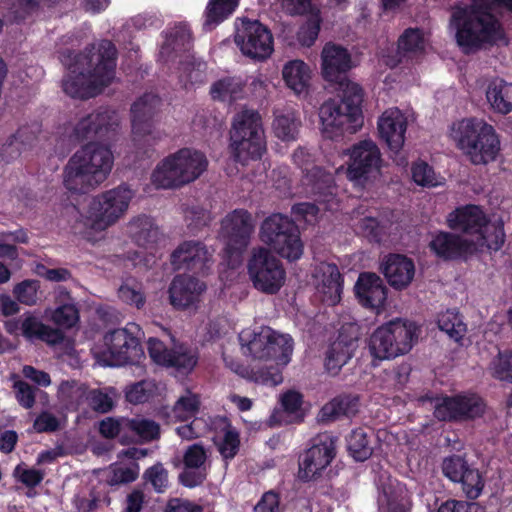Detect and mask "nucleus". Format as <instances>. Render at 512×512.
<instances>
[{
  "label": "nucleus",
  "mask_w": 512,
  "mask_h": 512,
  "mask_svg": "<svg viewBox=\"0 0 512 512\" xmlns=\"http://www.w3.org/2000/svg\"><path fill=\"white\" fill-rule=\"evenodd\" d=\"M348 449L357 461H364L372 454V448L369 445L367 434L363 429L352 431L348 438Z\"/></svg>",
  "instance_id": "obj_51"
},
{
  "label": "nucleus",
  "mask_w": 512,
  "mask_h": 512,
  "mask_svg": "<svg viewBox=\"0 0 512 512\" xmlns=\"http://www.w3.org/2000/svg\"><path fill=\"white\" fill-rule=\"evenodd\" d=\"M115 54L110 41H102L87 53L62 52L59 58L66 69L62 79L64 93L79 99L99 94L114 78Z\"/></svg>",
  "instance_id": "obj_3"
},
{
  "label": "nucleus",
  "mask_w": 512,
  "mask_h": 512,
  "mask_svg": "<svg viewBox=\"0 0 512 512\" xmlns=\"http://www.w3.org/2000/svg\"><path fill=\"white\" fill-rule=\"evenodd\" d=\"M341 99H329L319 108L320 132L324 138L337 139L355 133L362 125L361 87L354 82L341 83Z\"/></svg>",
  "instance_id": "obj_6"
},
{
  "label": "nucleus",
  "mask_w": 512,
  "mask_h": 512,
  "mask_svg": "<svg viewBox=\"0 0 512 512\" xmlns=\"http://www.w3.org/2000/svg\"><path fill=\"white\" fill-rule=\"evenodd\" d=\"M118 114L109 109L97 111L82 118L74 128V137L78 141L102 135L111 127L118 125Z\"/></svg>",
  "instance_id": "obj_32"
},
{
  "label": "nucleus",
  "mask_w": 512,
  "mask_h": 512,
  "mask_svg": "<svg viewBox=\"0 0 512 512\" xmlns=\"http://www.w3.org/2000/svg\"><path fill=\"white\" fill-rule=\"evenodd\" d=\"M206 156L195 149L182 148L163 158L154 168L151 181L157 188H179L198 179L207 169Z\"/></svg>",
  "instance_id": "obj_8"
},
{
  "label": "nucleus",
  "mask_w": 512,
  "mask_h": 512,
  "mask_svg": "<svg viewBox=\"0 0 512 512\" xmlns=\"http://www.w3.org/2000/svg\"><path fill=\"white\" fill-rule=\"evenodd\" d=\"M105 473L109 485L130 483L137 479L139 466L136 463L129 466L111 465Z\"/></svg>",
  "instance_id": "obj_52"
},
{
  "label": "nucleus",
  "mask_w": 512,
  "mask_h": 512,
  "mask_svg": "<svg viewBox=\"0 0 512 512\" xmlns=\"http://www.w3.org/2000/svg\"><path fill=\"white\" fill-rule=\"evenodd\" d=\"M353 67L351 56L342 46L327 43L321 52V74L328 82H350L343 75Z\"/></svg>",
  "instance_id": "obj_27"
},
{
  "label": "nucleus",
  "mask_w": 512,
  "mask_h": 512,
  "mask_svg": "<svg viewBox=\"0 0 512 512\" xmlns=\"http://www.w3.org/2000/svg\"><path fill=\"white\" fill-rule=\"evenodd\" d=\"M342 278L338 267L322 262L314 268L313 285L318 298L328 306H334L341 300Z\"/></svg>",
  "instance_id": "obj_25"
},
{
  "label": "nucleus",
  "mask_w": 512,
  "mask_h": 512,
  "mask_svg": "<svg viewBox=\"0 0 512 512\" xmlns=\"http://www.w3.org/2000/svg\"><path fill=\"white\" fill-rule=\"evenodd\" d=\"M378 501L388 512H408L409 509L406 491L396 480L389 479L382 486Z\"/></svg>",
  "instance_id": "obj_39"
},
{
  "label": "nucleus",
  "mask_w": 512,
  "mask_h": 512,
  "mask_svg": "<svg viewBox=\"0 0 512 512\" xmlns=\"http://www.w3.org/2000/svg\"><path fill=\"white\" fill-rule=\"evenodd\" d=\"M210 95L214 100L232 103L243 97V84L238 78L225 77L212 84Z\"/></svg>",
  "instance_id": "obj_44"
},
{
  "label": "nucleus",
  "mask_w": 512,
  "mask_h": 512,
  "mask_svg": "<svg viewBox=\"0 0 512 512\" xmlns=\"http://www.w3.org/2000/svg\"><path fill=\"white\" fill-rule=\"evenodd\" d=\"M25 243L27 242V235L24 231L20 230L17 232H6L0 234V256L2 257H13L15 254V248L13 243Z\"/></svg>",
  "instance_id": "obj_62"
},
{
  "label": "nucleus",
  "mask_w": 512,
  "mask_h": 512,
  "mask_svg": "<svg viewBox=\"0 0 512 512\" xmlns=\"http://www.w3.org/2000/svg\"><path fill=\"white\" fill-rule=\"evenodd\" d=\"M153 390L154 385L151 382H138L126 391V399L133 404L143 403L150 398Z\"/></svg>",
  "instance_id": "obj_64"
},
{
  "label": "nucleus",
  "mask_w": 512,
  "mask_h": 512,
  "mask_svg": "<svg viewBox=\"0 0 512 512\" xmlns=\"http://www.w3.org/2000/svg\"><path fill=\"white\" fill-rule=\"evenodd\" d=\"M172 264L177 270L203 273L212 263V252L200 241L189 240L181 243L171 255Z\"/></svg>",
  "instance_id": "obj_26"
},
{
  "label": "nucleus",
  "mask_w": 512,
  "mask_h": 512,
  "mask_svg": "<svg viewBox=\"0 0 512 512\" xmlns=\"http://www.w3.org/2000/svg\"><path fill=\"white\" fill-rule=\"evenodd\" d=\"M200 409V400L197 394L191 391H186L176 401L173 410L172 417L176 421H188L190 419L197 418Z\"/></svg>",
  "instance_id": "obj_47"
},
{
  "label": "nucleus",
  "mask_w": 512,
  "mask_h": 512,
  "mask_svg": "<svg viewBox=\"0 0 512 512\" xmlns=\"http://www.w3.org/2000/svg\"><path fill=\"white\" fill-rule=\"evenodd\" d=\"M240 438L236 429L231 426L225 427L222 436L217 441V447L225 460L235 457L239 450Z\"/></svg>",
  "instance_id": "obj_55"
},
{
  "label": "nucleus",
  "mask_w": 512,
  "mask_h": 512,
  "mask_svg": "<svg viewBox=\"0 0 512 512\" xmlns=\"http://www.w3.org/2000/svg\"><path fill=\"white\" fill-rule=\"evenodd\" d=\"M126 424H128V430L134 432L142 440H152L159 435V425L153 420L137 417L129 419Z\"/></svg>",
  "instance_id": "obj_58"
},
{
  "label": "nucleus",
  "mask_w": 512,
  "mask_h": 512,
  "mask_svg": "<svg viewBox=\"0 0 512 512\" xmlns=\"http://www.w3.org/2000/svg\"><path fill=\"white\" fill-rule=\"evenodd\" d=\"M357 401L350 397L335 398L325 404L319 413L322 421H332L342 415H351L356 412Z\"/></svg>",
  "instance_id": "obj_46"
},
{
  "label": "nucleus",
  "mask_w": 512,
  "mask_h": 512,
  "mask_svg": "<svg viewBox=\"0 0 512 512\" xmlns=\"http://www.w3.org/2000/svg\"><path fill=\"white\" fill-rule=\"evenodd\" d=\"M61 1L62 0H18L11 8L9 17L14 21L24 20L37 9L49 7Z\"/></svg>",
  "instance_id": "obj_50"
},
{
  "label": "nucleus",
  "mask_w": 512,
  "mask_h": 512,
  "mask_svg": "<svg viewBox=\"0 0 512 512\" xmlns=\"http://www.w3.org/2000/svg\"><path fill=\"white\" fill-rule=\"evenodd\" d=\"M429 46L428 37L418 28H408L399 37L398 51L403 57L418 58Z\"/></svg>",
  "instance_id": "obj_40"
},
{
  "label": "nucleus",
  "mask_w": 512,
  "mask_h": 512,
  "mask_svg": "<svg viewBox=\"0 0 512 512\" xmlns=\"http://www.w3.org/2000/svg\"><path fill=\"white\" fill-rule=\"evenodd\" d=\"M87 391L84 384L66 381L60 385L58 396L67 407L76 408L84 402Z\"/></svg>",
  "instance_id": "obj_49"
},
{
  "label": "nucleus",
  "mask_w": 512,
  "mask_h": 512,
  "mask_svg": "<svg viewBox=\"0 0 512 512\" xmlns=\"http://www.w3.org/2000/svg\"><path fill=\"white\" fill-rule=\"evenodd\" d=\"M359 303L366 308L379 311L386 301V287L375 273L365 272L359 275L354 286Z\"/></svg>",
  "instance_id": "obj_29"
},
{
  "label": "nucleus",
  "mask_w": 512,
  "mask_h": 512,
  "mask_svg": "<svg viewBox=\"0 0 512 512\" xmlns=\"http://www.w3.org/2000/svg\"><path fill=\"white\" fill-rule=\"evenodd\" d=\"M488 371L495 379L512 382V353L499 352L490 362Z\"/></svg>",
  "instance_id": "obj_53"
},
{
  "label": "nucleus",
  "mask_w": 512,
  "mask_h": 512,
  "mask_svg": "<svg viewBox=\"0 0 512 512\" xmlns=\"http://www.w3.org/2000/svg\"><path fill=\"white\" fill-rule=\"evenodd\" d=\"M247 270L253 286L263 293L275 294L285 283L286 274L281 262L264 247L251 251Z\"/></svg>",
  "instance_id": "obj_15"
},
{
  "label": "nucleus",
  "mask_w": 512,
  "mask_h": 512,
  "mask_svg": "<svg viewBox=\"0 0 512 512\" xmlns=\"http://www.w3.org/2000/svg\"><path fill=\"white\" fill-rule=\"evenodd\" d=\"M458 482H461L463 491L470 499L478 498L484 487L480 472L472 468H468Z\"/></svg>",
  "instance_id": "obj_59"
},
{
  "label": "nucleus",
  "mask_w": 512,
  "mask_h": 512,
  "mask_svg": "<svg viewBox=\"0 0 512 512\" xmlns=\"http://www.w3.org/2000/svg\"><path fill=\"white\" fill-rule=\"evenodd\" d=\"M382 270L388 283L398 290L408 287L415 275L413 261L399 254L387 256L382 264Z\"/></svg>",
  "instance_id": "obj_33"
},
{
  "label": "nucleus",
  "mask_w": 512,
  "mask_h": 512,
  "mask_svg": "<svg viewBox=\"0 0 512 512\" xmlns=\"http://www.w3.org/2000/svg\"><path fill=\"white\" fill-rule=\"evenodd\" d=\"M503 7L512 11V0H472L470 6L453 10L450 28L464 52L508 44L505 29L495 14Z\"/></svg>",
  "instance_id": "obj_2"
},
{
  "label": "nucleus",
  "mask_w": 512,
  "mask_h": 512,
  "mask_svg": "<svg viewBox=\"0 0 512 512\" xmlns=\"http://www.w3.org/2000/svg\"><path fill=\"white\" fill-rule=\"evenodd\" d=\"M21 334L28 339H41L43 341L54 343L60 338V334L44 325L34 315L28 313L22 318Z\"/></svg>",
  "instance_id": "obj_45"
},
{
  "label": "nucleus",
  "mask_w": 512,
  "mask_h": 512,
  "mask_svg": "<svg viewBox=\"0 0 512 512\" xmlns=\"http://www.w3.org/2000/svg\"><path fill=\"white\" fill-rule=\"evenodd\" d=\"M484 410L485 404L476 394L443 397L434 404V415L442 421L474 419L480 417Z\"/></svg>",
  "instance_id": "obj_19"
},
{
  "label": "nucleus",
  "mask_w": 512,
  "mask_h": 512,
  "mask_svg": "<svg viewBox=\"0 0 512 512\" xmlns=\"http://www.w3.org/2000/svg\"><path fill=\"white\" fill-rule=\"evenodd\" d=\"M114 155L109 146L90 142L68 160L63 173L64 187L73 194H84L101 185L110 175Z\"/></svg>",
  "instance_id": "obj_4"
},
{
  "label": "nucleus",
  "mask_w": 512,
  "mask_h": 512,
  "mask_svg": "<svg viewBox=\"0 0 512 512\" xmlns=\"http://www.w3.org/2000/svg\"><path fill=\"white\" fill-rule=\"evenodd\" d=\"M342 154L348 156L345 172L355 185L364 186L381 175L382 155L374 141H359L345 149Z\"/></svg>",
  "instance_id": "obj_14"
},
{
  "label": "nucleus",
  "mask_w": 512,
  "mask_h": 512,
  "mask_svg": "<svg viewBox=\"0 0 512 512\" xmlns=\"http://www.w3.org/2000/svg\"><path fill=\"white\" fill-rule=\"evenodd\" d=\"M293 161L304 173L298 186V194L321 196L327 190L332 195V172L323 171L321 167L313 165V157L308 150L298 148L293 153Z\"/></svg>",
  "instance_id": "obj_18"
},
{
  "label": "nucleus",
  "mask_w": 512,
  "mask_h": 512,
  "mask_svg": "<svg viewBox=\"0 0 512 512\" xmlns=\"http://www.w3.org/2000/svg\"><path fill=\"white\" fill-rule=\"evenodd\" d=\"M259 236L263 243L289 261L298 260L303 254L298 227L280 213L272 214L262 222Z\"/></svg>",
  "instance_id": "obj_12"
},
{
  "label": "nucleus",
  "mask_w": 512,
  "mask_h": 512,
  "mask_svg": "<svg viewBox=\"0 0 512 512\" xmlns=\"http://www.w3.org/2000/svg\"><path fill=\"white\" fill-rule=\"evenodd\" d=\"M119 298L126 304L141 309L145 305V296L141 286L134 281H126L118 289Z\"/></svg>",
  "instance_id": "obj_57"
},
{
  "label": "nucleus",
  "mask_w": 512,
  "mask_h": 512,
  "mask_svg": "<svg viewBox=\"0 0 512 512\" xmlns=\"http://www.w3.org/2000/svg\"><path fill=\"white\" fill-rule=\"evenodd\" d=\"M468 468L460 456L445 458L442 465L444 475L453 482H458Z\"/></svg>",
  "instance_id": "obj_61"
},
{
  "label": "nucleus",
  "mask_w": 512,
  "mask_h": 512,
  "mask_svg": "<svg viewBox=\"0 0 512 512\" xmlns=\"http://www.w3.org/2000/svg\"><path fill=\"white\" fill-rule=\"evenodd\" d=\"M335 456V444L328 435L318 436L312 447L302 456L299 464V477L311 480L321 473Z\"/></svg>",
  "instance_id": "obj_22"
},
{
  "label": "nucleus",
  "mask_w": 512,
  "mask_h": 512,
  "mask_svg": "<svg viewBox=\"0 0 512 512\" xmlns=\"http://www.w3.org/2000/svg\"><path fill=\"white\" fill-rule=\"evenodd\" d=\"M447 225L462 231V237H467L477 251L484 247L497 251L504 243L503 223L488 221L486 214L476 205L459 207L449 213Z\"/></svg>",
  "instance_id": "obj_7"
},
{
  "label": "nucleus",
  "mask_w": 512,
  "mask_h": 512,
  "mask_svg": "<svg viewBox=\"0 0 512 512\" xmlns=\"http://www.w3.org/2000/svg\"><path fill=\"white\" fill-rule=\"evenodd\" d=\"M413 181L423 187H435L441 184L432 167L426 162L419 160L411 167Z\"/></svg>",
  "instance_id": "obj_56"
},
{
  "label": "nucleus",
  "mask_w": 512,
  "mask_h": 512,
  "mask_svg": "<svg viewBox=\"0 0 512 512\" xmlns=\"http://www.w3.org/2000/svg\"><path fill=\"white\" fill-rule=\"evenodd\" d=\"M160 100L154 94H145L140 97L131 107L132 133L135 140L144 139L146 143L156 140L152 117L155 114Z\"/></svg>",
  "instance_id": "obj_23"
},
{
  "label": "nucleus",
  "mask_w": 512,
  "mask_h": 512,
  "mask_svg": "<svg viewBox=\"0 0 512 512\" xmlns=\"http://www.w3.org/2000/svg\"><path fill=\"white\" fill-rule=\"evenodd\" d=\"M438 327L450 338L459 341L466 332V325L456 310L449 309L441 313L437 320Z\"/></svg>",
  "instance_id": "obj_48"
},
{
  "label": "nucleus",
  "mask_w": 512,
  "mask_h": 512,
  "mask_svg": "<svg viewBox=\"0 0 512 512\" xmlns=\"http://www.w3.org/2000/svg\"><path fill=\"white\" fill-rule=\"evenodd\" d=\"M285 86L297 97L307 98L312 83L313 71L301 59H292L283 64L281 70Z\"/></svg>",
  "instance_id": "obj_30"
},
{
  "label": "nucleus",
  "mask_w": 512,
  "mask_h": 512,
  "mask_svg": "<svg viewBox=\"0 0 512 512\" xmlns=\"http://www.w3.org/2000/svg\"><path fill=\"white\" fill-rule=\"evenodd\" d=\"M148 352L154 363L176 370L190 372L197 363V355L187 347L173 343L171 348L156 338L148 340Z\"/></svg>",
  "instance_id": "obj_20"
},
{
  "label": "nucleus",
  "mask_w": 512,
  "mask_h": 512,
  "mask_svg": "<svg viewBox=\"0 0 512 512\" xmlns=\"http://www.w3.org/2000/svg\"><path fill=\"white\" fill-rule=\"evenodd\" d=\"M358 326L354 323L342 326L338 336L328 346L325 354V368L330 374H337L357 349Z\"/></svg>",
  "instance_id": "obj_21"
},
{
  "label": "nucleus",
  "mask_w": 512,
  "mask_h": 512,
  "mask_svg": "<svg viewBox=\"0 0 512 512\" xmlns=\"http://www.w3.org/2000/svg\"><path fill=\"white\" fill-rule=\"evenodd\" d=\"M13 294L20 303L27 306L35 305L41 295L39 281L24 280L14 287Z\"/></svg>",
  "instance_id": "obj_54"
},
{
  "label": "nucleus",
  "mask_w": 512,
  "mask_h": 512,
  "mask_svg": "<svg viewBox=\"0 0 512 512\" xmlns=\"http://www.w3.org/2000/svg\"><path fill=\"white\" fill-rule=\"evenodd\" d=\"M486 99L495 112L510 113L512 111V83L500 78L491 80L487 86Z\"/></svg>",
  "instance_id": "obj_36"
},
{
  "label": "nucleus",
  "mask_w": 512,
  "mask_h": 512,
  "mask_svg": "<svg viewBox=\"0 0 512 512\" xmlns=\"http://www.w3.org/2000/svg\"><path fill=\"white\" fill-rule=\"evenodd\" d=\"M486 125L483 120L476 118L456 120L449 126L448 137L463 153Z\"/></svg>",
  "instance_id": "obj_35"
},
{
  "label": "nucleus",
  "mask_w": 512,
  "mask_h": 512,
  "mask_svg": "<svg viewBox=\"0 0 512 512\" xmlns=\"http://www.w3.org/2000/svg\"><path fill=\"white\" fill-rule=\"evenodd\" d=\"M144 478L159 493H162L168 485V473L162 464H156L147 469Z\"/></svg>",
  "instance_id": "obj_63"
},
{
  "label": "nucleus",
  "mask_w": 512,
  "mask_h": 512,
  "mask_svg": "<svg viewBox=\"0 0 512 512\" xmlns=\"http://www.w3.org/2000/svg\"><path fill=\"white\" fill-rule=\"evenodd\" d=\"M235 43L241 52L256 60H265L274 50L270 30L257 20L241 19L236 25Z\"/></svg>",
  "instance_id": "obj_16"
},
{
  "label": "nucleus",
  "mask_w": 512,
  "mask_h": 512,
  "mask_svg": "<svg viewBox=\"0 0 512 512\" xmlns=\"http://www.w3.org/2000/svg\"><path fill=\"white\" fill-rule=\"evenodd\" d=\"M134 195L129 187L120 185L92 197L75 230L92 243L104 239L106 230L124 217Z\"/></svg>",
  "instance_id": "obj_5"
},
{
  "label": "nucleus",
  "mask_w": 512,
  "mask_h": 512,
  "mask_svg": "<svg viewBox=\"0 0 512 512\" xmlns=\"http://www.w3.org/2000/svg\"><path fill=\"white\" fill-rule=\"evenodd\" d=\"M315 198L317 204L314 203H300L293 207V212L298 220L303 219L307 223H313L317 219V215L321 209L324 210H335L338 206V202L335 198L334 186L332 185V195L324 190V193L320 196L310 195Z\"/></svg>",
  "instance_id": "obj_38"
},
{
  "label": "nucleus",
  "mask_w": 512,
  "mask_h": 512,
  "mask_svg": "<svg viewBox=\"0 0 512 512\" xmlns=\"http://www.w3.org/2000/svg\"><path fill=\"white\" fill-rule=\"evenodd\" d=\"M301 121L293 109H286L275 113L273 121V133L282 141L296 140Z\"/></svg>",
  "instance_id": "obj_41"
},
{
  "label": "nucleus",
  "mask_w": 512,
  "mask_h": 512,
  "mask_svg": "<svg viewBox=\"0 0 512 512\" xmlns=\"http://www.w3.org/2000/svg\"><path fill=\"white\" fill-rule=\"evenodd\" d=\"M418 337L416 324L397 319L379 326L368 339L374 360H390L408 353Z\"/></svg>",
  "instance_id": "obj_11"
},
{
  "label": "nucleus",
  "mask_w": 512,
  "mask_h": 512,
  "mask_svg": "<svg viewBox=\"0 0 512 512\" xmlns=\"http://www.w3.org/2000/svg\"><path fill=\"white\" fill-rule=\"evenodd\" d=\"M239 341L244 355L264 362L265 365L249 370L231 357L224 356L226 366L257 384L268 387L280 385L283 382L282 368L288 365L293 353L291 336L261 326L243 329L239 334Z\"/></svg>",
  "instance_id": "obj_1"
},
{
  "label": "nucleus",
  "mask_w": 512,
  "mask_h": 512,
  "mask_svg": "<svg viewBox=\"0 0 512 512\" xmlns=\"http://www.w3.org/2000/svg\"><path fill=\"white\" fill-rule=\"evenodd\" d=\"M500 151V141L494 128L487 124L463 154L474 165H486L494 161Z\"/></svg>",
  "instance_id": "obj_28"
},
{
  "label": "nucleus",
  "mask_w": 512,
  "mask_h": 512,
  "mask_svg": "<svg viewBox=\"0 0 512 512\" xmlns=\"http://www.w3.org/2000/svg\"><path fill=\"white\" fill-rule=\"evenodd\" d=\"M265 137L260 115L250 109L238 112L230 131V150L237 162L246 164L260 159L265 151Z\"/></svg>",
  "instance_id": "obj_10"
},
{
  "label": "nucleus",
  "mask_w": 512,
  "mask_h": 512,
  "mask_svg": "<svg viewBox=\"0 0 512 512\" xmlns=\"http://www.w3.org/2000/svg\"><path fill=\"white\" fill-rule=\"evenodd\" d=\"M51 319L59 326L69 328L79 319L78 310L73 304H64L52 312Z\"/></svg>",
  "instance_id": "obj_60"
},
{
  "label": "nucleus",
  "mask_w": 512,
  "mask_h": 512,
  "mask_svg": "<svg viewBox=\"0 0 512 512\" xmlns=\"http://www.w3.org/2000/svg\"><path fill=\"white\" fill-rule=\"evenodd\" d=\"M409 115L399 108L385 110L378 119V133L389 151L394 154L393 161L399 166L407 165V157L400 155L405 144Z\"/></svg>",
  "instance_id": "obj_17"
},
{
  "label": "nucleus",
  "mask_w": 512,
  "mask_h": 512,
  "mask_svg": "<svg viewBox=\"0 0 512 512\" xmlns=\"http://www.w3.org/2000/svg\"><path fill=\"white\" fill-rule=\"evenodd\" d=\"M205 290L206 285L200 280L188 275H178L169 287L170 304L178 310L196 309Z\"/></svg>",
  "instance_id": "obj_24"
},
{
  "label": "nucleus",
  "mask_w": 512,
  "mask_h": 512,
  "mask_svg": "<svg viewBox=\"0 0 512 512\" xmlns=\"http://www.w3.org/2000/svg\"><path fill=\"white\" fill-rule=\"evenodd\" d=\"M142 334L138 324L128 323L124 328L106 333L102 342L92 348L93 355L102 366L136 363L143 357Z\"/></svg>",
  "instance_id": "obj_9"
},
{
  "label": "nucleus",
  "mask_w": 512,
  "mask_h": 512,
  "mask_svg": "<svg viewBox=\"0 0 512 512\" xmlns=\"http://www.w3.org/2000/svg\"><path fill=\"white\" fill-rule=\"evenodd\" d=\"M239 0H209L204 13L203 27L212 30L237 8Z\"/></svg>",
  "instance_id": "obj_43"
},
{
  "label": "nucleus",
  "mask_w": 512,
  "mask_h": 512,
  "mask_svg": "<svg viewBox=\"0 0 512 512\" xmlns=\"http://www.w3.org/2000/svg\"><path fill=\"white\" fill-rule=\"evenodd\" d=\"M207 452L203 446L191 445L184 454L185 469L179 479L184 486L195 487L200 485L207 476Z\"/></svg>",
  "instance_id": "obj_34"
},
{
  "label": "nucleus",
  "mask_w": 512,
  "mask_h": 512,
  "mask_svg": "<svg viewBox=\"0 0 512 512\" xmlns=\"http://www.w3.org/2000/svg\"><path fill=\"white\" fill-rule=\"evenodd\" d=\"M431 250L444 259L466 257L477 252L467 237L448 232L435 234L429 244Z\"/></svg>",
  "instance_id": "obj_31"
},
{
  "label": "nucleus",
  "mask_w": 512,
  "mask_h": 512,
  "mask_svg": "<svg viewBox=\"0 0 512 512\" xmlns=\"http://www.w3.org/2000/svg\"><path fill=\"white\" fill-rule=\"evenodd\" d=\"M254 230L250 213L236 209L228 213L221 222L220 238L224 243L223 258L230 268L242 263V254L249 244Z\"/></svg>",
  "instance_id": "obj_13"
},
{
  "label": "nucleus",
  "mask_w": 512,
  "mask_h": 512,
  "mask_svg": "<svg viewBox=\"0 0 512 512\" xmlns=\"http://www.w3.org/2000/svg\"><path fill=\"white\" fill-rule=\"evenodd\" d=\"M126 232L139 246L156 243L159 238L158 227L154 220L146 215L131 219L127 224Z\"/></svg>",
  "instance_id": "obj_37"
},
{
  "label": "nucleus",
  "mask_w": 512,
  "mask_h": 512,
  "mask_svg": "<svg viewBox=\"0 0 512 512\" xmlns=\"http://www.w3.org/2000/svg\"><path fill=\"white\" fill-rule=\"evenodd\" d=\"M206 63L195 58H189L181 63L179 82L186 90L194 89L206 81Z\"/></svg>",
  "instance_id": "obj_42"
}]
</instances>
